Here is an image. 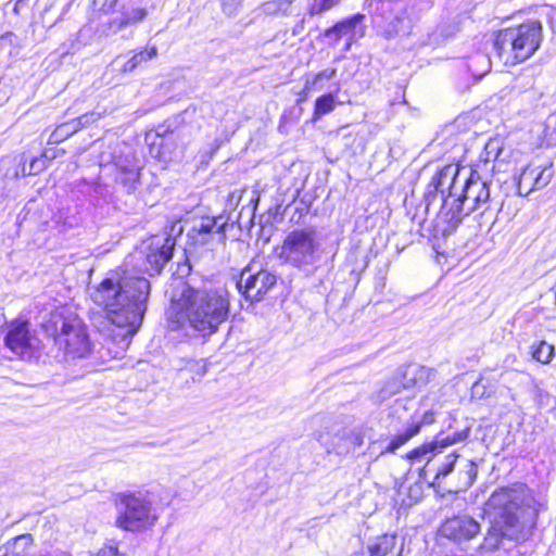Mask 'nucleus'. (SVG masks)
<instances>
[{
  "instance_id": "28",
  "label": "nucleus",
  "mask_w": 556,
  "mask_h": 556,
  "mask_svg": "<svg viewBox=\"0 0 556 556\" xmlns=\"http://www.w3.org/2000/svg\"><path fill=\"white\" fill-rule=\"evenodd\" d=\"M555 349L552 344L541 341L532 351L534 359L542 364H548L554 357Z\"/></svg>"
},
{
  "instance_id": "30",
  "label": "nucleus",
  "mask_w": 556,
  "mask_h": 556,
  "mask_svg": "<svg viewBox=\"0 0 556 556\" xmlns=\"http://www.w3.org/2000/svg\"><path fill=\"white\" fill-rule=\"evenodd\" d=\"M184 370L190 374L193 381H197L205 376L207 364L203 359L189 361Z\"/></svg>"
},
{
  "instance_id": "4",
  "label": "nucleus",
  "mask_w": 556,
  "mask_h": 556,
  "mask_svg": "<svg viewBox=\"0 0 556 556\" xmlns=\"http://www.w3.org/2000/svg\"><path fill=\"white\" fill-rule=\"evenodd\" d=\"M490 200V185L478 174V169H471L467 177L462 176L457 167L452 198L445 200V206H448V223L453 228L457 227L464 216L478 210H486Z\"/></svg>"
},
{
  "instance_id": "11",
  "label": "nucleus",
  "mask_w": 556,
  "mask_h": 556,
  "mask_svg": "<svg viewBox=\"0 0 556 556\" xmlns=\"http://www.w3.org/2000/svg\"><path fill=\"white\" fill-rule=\"evenodd\" d=\"M38 343V339L30 333L27 321L10 324L4 338V344L12 353L22 358L30 357Z\"/></svg>"
},
{
  "instance_id": "17",
  "label": "nucleus",
  "mask_w": 556,
  "mask_h": 556,
  "mask_svg": "<svg viewBox=\"0 0 556 556\" xmlns=\"http://www.w3.org/2000/svg\"><path fill=\"white\" fill-rule=\"evenodd\" d=\"M220 219L216 217H202L193 225L189 236L201 244L208 243L211 238L214 237H217L218 240H224L225 223H219Z\"/></svg>"
},
{
  "instance_id": "19",
  "label": "nucleus",
  "mask_w": 556,
  "mask_h": 556,
  "mask_svg": "<svg viewBox=\"0 0 556 556\" xmlns=\"http://www.w3.org/2000/svg\"><path fill=\"white\" fill-rule=\"evenodd\" d=\"M115 166L116 182L121 184L127 191L135 190L140 177V167L135 157L132 155H127L125 159L121 157L116 161Z\"/></svg>"
},
{
  "instance_id": "10",
  "label": "nucleus",
  "mask_w": 556,
  "mask_h": 556,
  "mask_svg": "<svg viewBox=\"0 0 556 556\" xmlns=\"http://www.w3.org/2000/svg\"><path fill=\"white\" fill-rule=\"evenodd\" d=\"M365 15L357 13L337 22L333 26L323 33V37L329 45L336 46L341 39H345V50L365 36L366 26L364 24Z\"/></svg>"
},
{
  "instance_id": "27",
  "label": "nucleus",
  "mask_w": 556,
  "mask_h": 556,
  "mask_svg": "<svg viewBox=\"0 0 556 556\" xmlns=\"http://www.w3.org/2000/svg\"><path fill=\"white\" fill-rule=\"evenodd\" d=\"M336 106V98L331 93L324 94L316 99L314 108V118L318 119L321 116L332 112Z\"/></svg>"
},
{
  "instance_id": "25",
  "label": "nucleus",
  "mask_w": 556,
  "mask_h": 556,
  "mask_svg": "<svg viewBox=\"0 0 556 556\" xmlns=\"http://www.w3.org/2000/svg\"><path fill=\"white\" fill-rule=\"evenodd\" d=\"M337 75V68H325L316 74L308 75L305 78L304 89L305 93H308L315 89H321V80H330Z\"/></svg>"
},
{
  "instance_id": "14",
  "label": "nucleus",
  "mask_w": 556,
  "mask_h": 556,
  "mask_svg": "<svg viewBox=\"0 0 556 556\" xmlns=\"http://www.w3.org/2000/svg\"><path fill=\"white\" fill-rule=\"evenodd\" d=\"M470 433V428H465L456 431L453 434H439L432 441L424 443L422 445L412 450L407 454L408 459L413 460H427V466L437 453H441L443 448L458 442L465 441Z\"/></svg>"
},
{
  "instance_id": "18",
  "label": "nucleus",
  "mask_w": 556,
  "mask_h": 556,
  "mask_svg": "<svg viewBox=\"0 0 556 556\" xmlns=\"http://www.w3.org/2000/svg\"><path fill=\"white\" fill-rule=\"evenodd\" d=\"M432 421L433 414L431 412H426L421 417L414 416L404 431L394 435L388 446L381 453H394L396 450L407 443L412 438L418 434L422 425L431 424Z\"/></svg>"
},
{
  "instance_id": "34",
  "label": "nucleus",
  "mask_w": 556,
  "mask_h": 556,
  "mask_svg": "<svg viewBox=\"0 0 556 556\" xmlns=\"http://www.w3.org/2000/svg\"><path fill=\"white\" fill-rule=\"evenodd\" d=\"M328 452H334L338 455H344L351 452V446L348 445L346 441L338 437L337 432L334 435V441L332 442L331 447L328 448Z\"/></svg>"
},
{
  "instance_id": "31",
  "label": "nucleus",
  "mask_w": 556,
  "mask_h": 556,
  "mask_svg": "<svg viewBox=\"0 0 556 556\" xmlns=\"http://www.w3.org/2000/svg\"><path fill=\"white\" fill-rule=\"evenodd\" d=\"M458 455L455 453L445 456L444 462L437 468L434 479L445 478L448 476L456 464Z\"/></svg>"
},
{
  "instance_id": "38",
  "label": "nucleus",
  "mask_w": 556,
  "mask_h": 556,
  "mask_svg": "<svg viewBox=\"0 0 556 556\" xmlns=\"http://www.w3.org/2000/svg\"><path fill=\"white\" fill-rule=\"evenodd\" d=\"M168 138H162V141L160 142L161 151H160V157L163 160H172L174 157L173 152L168 150L169 144Z\"/></svg>"
},
{
  "instance_id": "37",
  "label": "nucleus",
  "mask_w": 556,
  "mask_h": 556,
  "mask_svg": "<svg viewBox=\"0 0 556 556\" xmlns=\"http://www.w3.org/2000/svg\"><path fill=\"white\" fill-rule=\"evenodd\" d=\"M263 11H264V13L270 14V15L281 13V11L279 9L278 0H270V1L265 2L263 4Z\"/></svg>"
},
{
  "instance_id": "20",
  "label": "nucleus",
  "mask_w": 556,
  "mask_h": 556,
  "mask_svg": "<svg viewBox=\"0 0 556 556\" xmlns=\"http://www.w3.org/2000/svg\"><path fill=\"white\" fill-rule=\"evenodd\" d=\"M99 118V115L96 113H87L78 118L72 119L70 122L63 123L56 127V129L52 134V138L55 141H62L70 136L77 132L84 126L96 122Z\"/></svg>"
},
{
  "instance_id": "16",
  "label": "nucleus",
  "mask_w": 556,
  "mask_h": 556,
  "mask_svg": "<svg viewBox=\"0 0 556 556\" xmlns=\"http://www.w3.org/2000/svg\"><path fill=\"white\" fill-rule=\"evenodd\" d=\"M457 165H446L439 169L431 178L426 189V199L430 203L435 199L438 193L441 195L442 208L448 212L445 206V200L452 198L454 181L456 179Z\"/></svg>"
},
{
  "instance_id": "40",
  "label": "nucleus",
  "mask_w": 556,
  "mask_h": 556,
  "mask_svg": "<svg viewBox=\"0 0 556 556\" xmlns=\"http://www.w3.org/2000/svg\"><path fill=\"white\" fill-rule=\"evenodd\" d=\"M295 0H278L279 9L282 14H291V5Z\"/></svg>"
},
{
  "instance_id": "43",
  "label": "nucleus",
  "mask_w": 556,
  "mask_h": 556,
  "mask_svg": "<svg viewBox=\"0 0 556 556\" xmlns=\"http://www.w3.org/2000/svg\"><path fill=\"white\" fill-rule=\"evenodd\" d=\"M28 0H15L13 12L18 15L21 10L26 5Z\"/></svg>"
},
{
  "instance_id": "23",
  "label": "nucleus",
  "mask_w": 556,
  "mask_h": 556,
  "mask_svg": "<svg viewBox=\"0 0 556 556\" xmlns=\"http://www.w3.org/2000/svg\"><path fill=\"white\" fill-rule=\"evenodd\" d=\"M467 67L473 77L481 78L490 72L491 60L488 54L478 52L469 58Z\"/></svg>"
},
{
  "instance_id": "35",
  "label": "nucleus",
  "mask_w": 556,
  "mask_h": 556,
  "mask_svg": "<svg viewBox=\"0 0 556 556\" xmlns=\"http://www.w3.org/2000/svg\"><path fill=\"white\" fill-rule=\"evenodd\" d=\"M471 394L473 397L483 399L489 397L491 395V391L488 390V387L483 382V379H479L471 387Z\"/></svg>"
},
{
  "instance_id": "8",
  "label": "nucleus",
  "mask_w": 556,
  "mask_h": 556,
  "mask_svg": "<svg viewBox=\"0 0 556 556\" xmlns=\"http://www.w3.org/2000/svg\"><path fill=\"white\" fill-rule=\"evenodd\" d=\"M118 516L116 525L126 531H142L155 525L160 513L153 504V495L149 491L138 490L116 495Z\"/></svg>"
},
{
  "instance_id": "5",
  "label": "nucleus",
  "mask_w": 556,
  "mask_h": 556,
  "mask_svg": "<svg viewBox=\"0 0 556 556\" xmlns=\"http://www.w3.org/2000/svg\"><path fill=\"white\" fill-rule=\"evenodd\" d=\"M542 39L541 22L531 20L501 30L495 38L494 48L505 65L514 66L531 58L540 48Z\"/></svg>"
},
{
  "instance_id": "42",
  "label": "nucleus",
  "mask_w": 556,
  "mask_h": 556,
  "mask_svg": "<svg viewBox=\"0 0 556 556\" xmlns=\"http://www.w3.org/2000/svg\"><path fill=\"white\" fill-rule=\"evenodd\" d=\"M305 18L303 17L292 29L294 36H299L304 31Z\"/></svg>"
},
{
  "instance_id": "36",
  "label": "nucleus",
  "mask_w": 556,
  "mask_h": 556,
  "mask_svg": "<svg viewBox=\"0 0 556 556\" xmlns=\"http://www.w3.org/2000/svg\"><path fill=\"white\" fill-rule=\"evenodd\" d=\"M125 27H127V24L125 22V18L123 17V15L112 18L109 22V31L112 34H116L117 31L124 29Z\"/></svg>"
},
{
  "instance_id": "24",
  "label": "nucleus",
  "mask_w": 556,
  "mask_h": 556,
  "mask_svg": "<svg viewBox=\"0 0 556 556\" xmlns=\"http://www.w3.org/2000/svg\"><path fill=\"white\" fill-rule=\"evenodd\" d=\"M502 152V141L498 138H491L484 146L482 153L479 156L477 168H480L481 164L486 167L489 163L495 161Z\"/></svg>"
},
{
  "instance_id": "45",
  "label": "nucleus",
  "mask_w": 556,
  "mask_h": 556,
  "mask_svg": "<svg viewBox=\"0 0 556 556\" xmlns=\"http://www.w3.org/2000/svg\"><path fill=\"white\" fill-rule=\"evenodd\" d=\"M394 556H401V552H397L396 555H394Z\"/></svg>"
},
{
  "instance_id": "29",
  "label": "nucleus",
  "mask_w": 556,
  "mask_h": 556,
  "mask_svg": "<svg viewBox=\"0 0 556 556\" xmlns=\"http://www.w3.org/2000/svg\"><path fill=\"white\" fill-rule=\"evenodd\" d=\"M339 2L340 0H312L307 7V14L311 16L320 15L338 5Z\"/></svg>"
},
{
  "instance_id": "12",
  "label": "nucleus",
  "mask_w": 556,
  "mask_h": 556,
  "mask_svg": "<svg viewBox=\"0 0 556 556\" xmlns=\"http://www.w3.org/2000/svg\"><path fill=\"white\" fill-rule=\"evenodd\" d=\"M553 176L554 170L552 164H528L515 178L517 192L521 197H527L533 191L545 188L551 182Z\"/></svg>"
},
{
  "instance_id": "1",
  "label": "nucleus",
  "mask_w": 556,
  "mask_h": 556,
  "mask_svg": "<svg viewBox=\"0 0 556 556\" xmlns=\"http://www.w3.org/2000/svg\"><path fill=\"white\" fill-rule=\"evenodd\" d=\"M535 504L531 491L521 483L494 491L484 505V513L493 518L492 525L478 551L492 553L504 540L526 541L536 517Z\"/></svg>"
},
{
  "instance_id": "32",
  "label": "nucleus",
  "mask_w": 556,
  "mask_h": 556,
  "mask_svg": "<svg viewBox=\"0 0 556 556\" xmlns=\"http://www.w3.org/2000/svg\"><path fill=\"white\" fill-rule=\"evenodd\" d=\"M338 437L346 441L348 445L351 446V452L363 444V435L358 432L343 429L338 432Z\"/></svg>"
},
{
  "instance_id": "39",
  "label": "nucleus",
  "mask_w": 556,
  "mask_h": 556,
  "mask_svg": "<svg viewBox=\"0 0 556 556\" xmlns=\"http://www.w3.org/2000/svg\"><path fill=\"white\" fill-rule=\"evenodd\" d=\"M96 556H119L118 548L114 544L104 545Z\"/></svg>"
},
{
  "instance_id": "13",
  "label": "nucleus",
  "mask_w": 556,
  "mask_h": 556,
  "mask_svg": "<svg viewBox=\"0 0 556 556\" xmlns=\"http://www.w3.org/2000/svg\"><path fill=\"white\" fill-rule=\"evenodd\" d=\"M480 530V523L469 515L447 518L440 528L442 536L458 544L472 540Z\"/></svg>"
},
{
  "instance_id": "22",
  "label": "nucleus",
  "mask_w": 556,
  "mask_h": 556,
  "mask_svg": "<svg viewBox=\"0 0 556 556\" xmlns=\"http://www.w3.org/2000/svg\"><path fill=\"white\" fill-rule=\"evenodd\" d=\"M157 55L156 46H147L140 51L136 52L122 67L124 73L134 72L142 63L148 62Z\"/></svg>"
},
{
  "instance_id": "7",
  "label": "nucleus",
  "mask_w": 556,
  "mask_h": 556,
  "mask_svg": "<svg viewBox=\"0 0 556 556\" xmlns=\"http://www.w3.org/2000/svg\"><path fill=\"white\" fill-rule=\"evenodd\" d=\"M320 233L308 226L290 231L283 239L278 252L282 264L300 270H309L323 255Z\"/></svg>"
},
{
  "instance_id": "15",
  "label": "nucleus",
  "mask_w": 556,
  "mask_h": 556,
  "mask_svg": "<svg viewBox=\"0 0 556 556\" xmlns=\"http://www.w3.org/2000/svg\"><path fill=\"white\" fill-rule=\"evenodd\" d=\"M174 240L169 237H153L144 245V260H146V271H154L159 274L163 268L164 264L167 263L174 249Z\"/></svg>"
},
{
  "instance_id": "26",
  "label": "nucleus",
  "mask_w": 556,
  "mask_h": 556,
  "mask_svg": "<svg viewBox=\"0 0 556 556\" xmlns=\"http://www.w3.org/2000/svg\"><path fill=\"white\" fill-rule=\"evenodd\" d=\"M477 465L472 460H465L458 470V489L467 490L470 488L477 477Z\"/></svg>"
},
{
  "instance_id": "21",
  "label": "nucleus",
  "mask_w": 556,
  "mask_h": 556,
  "mask_svg": "<svg viewBox=\"0 0 556 556\" xmlns=\"http://www.w3.org/2000/svg\"><path fill=\"white\" fill-rule=\"evenodd\" d=\"M396 545L395 535L384 534L379 536L372 544L368 546L369 556H394Z\"/></svg>"
},
{
  "instance_id": "2",
  "label": "nucleus",
  "mask_w": 556,
  "mask_h": 556,
  "mask_svg": "<svg viewBox=\"0 0 556 556\" xmlns=\"http://www.w3.org/2000/svg\"><path fill=\"white\" fill-rule=\"evenodd\" d=\"M150 282L134 275L125 266L106 273L105 277L90 289V299L102 307L108 319L134 334L141 326L150 295Z\"/></svg>"
},
{
  "instance_id": "41",
  "label": "nucleus",
  "mask_w": 556,
  "mask_h": 556,
  "mask_svg": "<svg viewBox=\"0 0 556 556\" xmlns=\"http://www.w3.org/2000/svg\"><path fill=\"white\" fill-rule=\"evenodd\" d=\"M426 375V369L425 368H417L415 369L414 371V376L412 379H409L408 382H413V384H416L417 383V379H421L424 376Z\"/></svg>"
},
{
  "instance_id": "9",
  "label": "nucleus",
  "mask_w": 556,
  "mask_h": 556,
  "mask_svg": "<svg viewBox=\"0 0 556 556\" xmlns=\"http://www.w3.org/2000/svg\"><path fill=\"white\" fill-rule=\"evenodd\" d=\"M277 277L264 268L250 263L240 274L238 288L251 301H260L276 285Z\"/></svg>"
},
{
  "instance_id": "6",
  "label": "nucleus",
  "mask_w": 556,
  "mask_h": 556,
  "mask_svg": "<svg viewBox=\"0 0 556 556\" xmlns=\"http://www.w3.org/2000/svg\"><path fill=\"white\" fill-rule=\"evenodd\" d=\"M45 330L66 356L83 358L91 351L86 326L77 315L71 314L64 308L51 313L45 323Z\"/></svg>"
},
{
  "instance_id": "44",
  "label": "nucleus",
  "mask_w": 556,
  "mask_h": 556,
  "mask_svg": "<svg viewBox=\"0 0 556 556\" xmlns=\"http://www.w3.org/2000/svg\"><path fill=\"white\" fill-rule=\"evenodd\" d=\"M42 163V160H34L30 164V173L40 170Z\"/></svg>"
},
{
  "instance_id": "33",
  "label": "nucleus",
  "mask_w": 556,
  "mask_h": 556,
  "mask_svg": "<svg viewBox=\"0 0 556 556\" xmlns=\"http://www.w3.org/2000/svg\"><path fill=\"white\" fill-rule=\"evenodd\" d=\"M122 15L125 18L127 26H129L143 21L147 16V11L142 8H135L124 12Z\"/></svg>"
},
{
  "instance_id": "3",
  "label": "nucleus",
  "mask_w": 556,
  "mask_h": 556,
  "mask_svg": "<svg viewBox=\"0 0 556 556\" xmlns=\"http://www.w3.org/2000/svg\"><path fill=\"white\" fill-rule=\"evenodd\" d=\"M230 295L224 288L185 286L167 311L168 327L188 337L206 338L229 317Z\"/></svg>"
}]
</instances>
